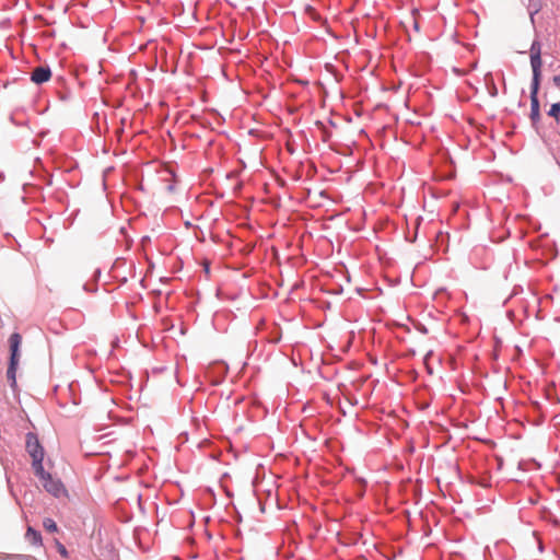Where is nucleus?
Returning <instances> with one entry per match:
<instances>
[{
	"label": "nucleus",
	"mask_w": 560,
	"mask_h": 560,
	"mask_svg": "<svg viewBox=\"0 0 560 560\" xmlns=\"http://www.w3.org/2000/svg\"><path fill=\"white\" fill-rule=\"evenodd\" d=\"M25 539L33 546L39 547L43 545V538L39 530L28 526L25 533Z\"/></svg>",
	"instance_id": "8"
},
{
	"label": "nucleus",
	"mask_w": 560,
	"mask_h": 560,
	"mask_svg": "<svg viewBox=\"0 0 560 560\" xmlns=\"http://www.w3.org/2000/svg\"><path fill=\"white\" fill-rule=\"evenodd\" d=\"M140 242L144 246L151 242V237L149 235H144L141 237Z\"/></svg>",
	"instance_id": "17"
},
{
	"label": "nucleus",
	"mask_w": 560,
	"mask_h": 560,
	"mask_svg": "<svg viewBox=\"0 0 560 560\" xmlns=\"http://www.w3.org/2000/svg\"><path fill=\"white\" fill-rule=\"evenodd\" d=\"M43 460H44V455L32 457V468L34 470L35 476L39 480H43L44 478H48L50 475V472H48L44 469Z\"/></svg>",
	"instance_id": "6"
},
{
	"label": "nucleus",
	"mask_w": 560,
	"mask_h": 560,
	"mask_svg": "<svg viewBox=\"0 0 560 560\" xmlns=\"http://www.w3.org/2000/svg\"><path fill=\"white\" fill-rule=\"evenodd\" d=\"M524 289L521 284H515L512 289L511 294L509 298L504 301V304L508 302V300L517 296L518 294L523 293Z\"/></svg>",
	"instance_id": "15"
},
{
	"label": "nucleus",
	"mask_w": 560,
	"mask_h": 560,
	"mask_svg": "<svg viewBox=\"0 0 560 560\" xmlns=\"http://www.w3.org/2000/svg\"><path fill=\"white\" fill-rule=\"evenodd\" d=\"M212 369H215L218 371V374H219V378L217 381L213 382V384H220L223 378L225 377L228 371H229V366L223 363V362H217L213 364Z\"/></svg>",
	"instance_id": "9"
},
{
	"label": "nucleus",
	"mask_w": 560,
	"mask_h": 560,
	"mask_svg": "<svg viewBox=\"0 0 560 560\" xmlns=\"http://www.w3.org/2000/svg\"><path fill=\"white\" fill-rule=\"evenodd\" d=\"M43 526L49 533L58 532L57 523L52 518H50V517L44 518Z\"/></svg>",
	"instance_id": "11"
},
{
	"label": "nucleus",
	"mask_w": 560,
	"mask_h": 560,
	"mask_svg": "<svg viewBox=\"0 0 560 560\" xmlns=\"http://www.w3.org/2000/svg\"><path fill=\"white\" fill-rule=\"evenodd\" d=\"M329 136H330V133L325 132V133H324V140L326 141V140L329 138Z\"/></svg>",
	"instance_id": "23"
},
{
	"label": "nucleus",
	"mask_w": 560,
	"mask_h": 560,
	"mask_svg": "<svg viewBox=\"0 0 560 560\" xmlns=\"http://www.w3.org/2000/svg\"><path fill=\"white\" fill-rule=\"evenodd\" d=\"M538 11H539V8H536L535 10H533V11H530V12H529V16H530V21H532V23H534V22H535L534 16H535V14H536Z\"/></svg>",
	"instance_id": "19"
},
{
	"label": "nucleus",
	"mask_w": 560,
	"mask_h": 560,
	"mask_svg": "<svg viewBox=\"0 0 560 560\" xmlns=\"http://www.w3.org/2000/svg\"><path fill=\"white\" fill-rule=\"evenodd\" d=\"M137 188H138L139 190H141V191H144V187H143V185H142V184H139V185L137 186Z\"/></svg>",
	"instance_id": "22"
},
{
	"label": "nucleus",
	"mask_w": 560,
	"mask_h": 560,
	"mask_svg": "<svg viewBox=\"0 0 560 560\" xmlns=\"http://www.w3.org/2000/svg\"><path fill=\"white\" fill-rule=\"evenodd\" d=\"M329 124H330L331 126H335V122H334L331 119L329 120Z\"/></svg>",
	"instance_id": "26"
},
{
	"label": "nucleus",
	"mask_w": 560,
	"mask_h": 560,
	"mask_svg": "<svg viewBox=\"0 0 560 560\" xmlns=\"http://www.w3.org/2000/svg\"><path fill=\"white\" fill-rule=\"evenodd\" d=\"M413 27H415V30H416V31H419V24H418V22H417V21H415V23H413Z\"/></svg>",
	"instance_id": "21"
},
{
	"label": "nucleus",
	"mask_w": 560,
	"mask_h": 560,
	"mask_svg": "<svg viewBox=\"0 0 560 560\" xmlns=\"http://www.w3.org/2000/svg\"><path fill=\"white\" fill-rule=\"evenodd\" d=\"M43 460H44V455L32 457V468L34 470L35 476L39 480H43L44 478H48L50 475V472H48L44 469Z\"/></svg>",
	"instance_id": "7"
},
{
	"label": "nucleus",
	"mask_w": 560,
	"mask_h": 560,
	"mask_svg": "<svg viewBox=\"0 0 560 560\" xmlns=\"http://www.w3.org/2000/svg\"><path fill=\"white\" fill-rule=\"evenodd\" d=\"M316 125H318V126H320V127H323V128H324V124H323L320 120H317V121H316Z\"/></svg>",
	"instance_id": "24"
},
{
	"label": "nucleus",
	"mask_w": 560,
	"mask_h": 560,
	"mask_svg": "<svg viewBox=\"0 0 560 560\" xmlns=\"http://www.w3.org/2000/svg\"><path fill=\"white\" fill-rule=\"evenodd\" d=\"M42 485L44 489L55 498H60L61 495H67V490L65 485L59 478H54L51 474L48 478H44Z\"/></svg>",
	"instance_id": "3"
},
{
	"label": "nucleus",
	"mask_w": 560,
	"mask_h": 560,
	"mask_svg": "<svg viewBox=\"0 0 560 560\" xmlns=\"http://www.w3.org/2000/svg\"><path fill=\"white\" fill-rule=\"evenodd\" d=\"M21 343H22V336L19 332H13L9 337V362H8V369H7V378L9 382L10 387L13 392L18 388L16 383V371L20 363L21 358Z\"/></svg>",
	"instance_id": "2"
},
{
	"label": "nucleus",
	"mask_w": 560,
	"mask_h": 560,
	"mask_svg": "<svg viewBox=\"0 0 560 560\" xmlns=\"http://www.w3.org/2000/svg\"><path fill=\"white\" fill-rule=\"evenodd\" d=\"M486 85H487V90H488V93L491 97H497L498 96V89H497V85L491 77V74H488L486 75Z\"/></svg>",
	"instance_id": "10"
},
{
	"label": "nucleus",
	"mask_w": 560,
	"mask_h": 560,
	"mask_svg": "<svg viewBox=\"0 0 560 560\" xmlns=\"http://www.w3.org/2000/svg\"><path fill=\"white\" fill-rule=\"evenodd\" d=\"M51 78V69L49 66H39L31 72V81L35 84H43Z\"/></svg>",
	"instance_id": "5"
},
{
	"label": "nucleus",
	"mask_w": 560,
	"mask_h": 560,
	"mask_svg": "<svg viewBox=\"0 0 560 560\" xmlns=\"http://www.w3.org/2000/svg\"><path fill=\"white\" fill-rule=\"evenodd\" d=\"M25 448L31 457L45 455L43 445L40 444L38 436L34 432H27L25 435Z\"/></svg>",
	"instance_id": "4"
},
{
	"label": "nucleus",
	"mask_w": 560,
	"mask_h": 560,
	"mask_svg": "<svg viewBox=\"0 0 560 560\" xmlns=\"http://www.w3.org/2000/svg\"><path fill=\"white\" fill-rule=\"evenodd\" d=\"M553 84L560 89V74H557L552 78Z\"/></svg>",
	"instance_id": "18"
},
{
	"label": "nucleus",
	"mask_w": 560,
	"mask_h": 560,
	"mask_svg": "<svg viewBox=\"0 0 560 560\" xmlns=\"http://www.w3.org/2000/svg\"><path fill=\"white\" fill-rule=\"evenodd\" d=\"M415 328L423 335H427L429 332L427 326L419 322L415 325Z\"/></svg>",
	"instance_id": "16"
},
{
	"label": "nucleus",
	"mask_w": 560,
	"mask_h": 560,
	"mask_svg": "<svg viewBox=\"0 0 560 560\" xmlns=\"http://www.w3.org/2000/svg\"><path fill=\"white\" fill-rule=\"evenodd\" d=\"M94 273H95V277H96V279H97V278L101 276V270H100V269H96Z\"/></svg>",
	"instance_id": "20"
},
{
	"label": "nucleus",
	"mask_w": 560,
	"mask_h": 560,
	"mask_svg": "<svg viewBox=\"0 0 560 560\" xmlns=\"http://www.w3.org/2000/svg\"><path fill=\"white\" fill-rule=\"evenodd\" d=\"M548 116L555 118L557 121H559L560 119V102H556L553 104H551L549 110H548Z\"/></svg>",
	"instance_id": "12"
},
{
	"label": "nucleus",
	"mask_w": 560,
	"mask_h": 560,
	"mask_svg": "<svg viewBox=\"0 0 560 560\" xmlns=\"http://www.w3.org/2000/svg\"><path fill=\"white\" fill-rule=\"evenodd\" d=\"M55 546L57 548V551L60 553L61 557L68 558L69 553L67 548L63 544H61L58 539H55Z\"/></svg>",
	"instance_id": "13"
},
{
	"label": "nucleus",
	"mask_w": 560,
	"mask_h": 560,
	"mask_svg": "<svg viewBox=\"0 0 560 560\" xmlns=\"http://www.w3.org/2000/svg\"><path fill=\"white\" fill-rule=\"evenodd\" d=\"M8 559L14 560H35V557L31 555H20V553H11L7 556Z\"/></svg>",
	"instance_id": "14"
},
{
	"label": "nucleus",
	"mask_w": 560,
	"mask_h": 560,
	"mask_svg": "<svg viewBox=\"0 0 560 560\" xmlns=\"http://www.w3.org/2000/svg\"><path fill=\"white\" fill-rule=\"evenodd\" d=\"M529 60H530V67H532V83H530V114L529 118L532 121V125L536 127L538 121L540 120V103L538 98V93L540 89L541 83V67H542V60H541V43L539 39H534L530 48H529Z\"/></svg>",
	"instance_id": "1"
},
{
	"label": "nucleus",
	"mask_w": 560,
	"mask_h": 560,
	"mask_svg": "<svg viewBox=\"0 0 560 560\" xmlns=\"http://www.w3.org/2000/svg\"><path fill=\"white\" fill-rule=\"evenodd\" d=\"M83 288H84V290H85V291H89V290H90V289L88 288V285H86V284H84V287H83Z\"/></svg>",
	"instance_id": "25"
}]
</instances>
